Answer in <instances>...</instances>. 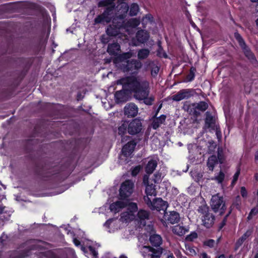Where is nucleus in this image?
Returning a JSON list of instances; mask_svg holds the SVG:
<instances>
[{"mask_svg":"<svg viewBox=\"0 0 258 258\" xmlns=\"http://www.w3.org/2000/svg\"><path fill=\"white\" fill-rule=\"evenodd\" d=\"M210 206L215 213L219 212L220 215H223L226 209L223 198L222 197H219L218 195L212 196Z\"/></svg>","mask_w":258,"mask_h":258,"instance_id":"6e6552de","label":"nucleus"},{"mask_svg":"<svg viewBox=\"0 0 258 258\" xmlns=\"http://www.w3.org/2000/svg\"><path fill=\"white\" fill-rule=\"evenodd\" d=\"M114 10L113 6L106 8L104 12L94 19V24H108L112 19L111 15Z\"/></svg>","mask_w":258,"mask_h":258,"instance_id":"1a4fd4ad","label":"nucleus"},{"mask_svg":"<svg viewBox=\"0 0 258 258\" xmlns=\"http://www.w3.org/2000/svg\"><path fill=\"white\" fill-rule=\"evenodd\" d=\"M237 181V179H235L233 177V179L232 180V184H234L236 181Z\"/></svg>","mask_w":258,"mask_h":258,"instance_id":"774afa93","label":"nucleus"},{"mask_svg":"<svg viewBox=\"0 0 258 258\" xmlns=\"http://www.w3.org/2000/svg\"><path fill=\"white\" fill-rule=\"evenodd\" d=\"M160 68L158 66L155 64H153L151 67V76L152 77L155 78L159 72Z\"/></svg>","mask_w":258,"mask_h":258,"instance_id":"c03bdc74","label":"nucleus"},{"mask_svg":"<svg viewBox=\"0 0 258 258\" xmlns=\"http://www.w3.org/2000/svg\"><path fill=\"white\" fill-rule=\"evenodd\" d=\"M218 163V159L215 155L210 156L207 161V166L210 171H213L215 165Z\"/></svg>","mask_w":258,"mask_h":258,"instance_id":"7c9ffc66","label":"nucleus"},{"mask_svg":"<svg viewBox=\"0 0 258 258\" xmlns=\"http://www.w3.org/2000/svg\"><path fill=\"white\" fill-rule=\"evenodd\" d=\"M225 178L224 173L220 171L218 175L215 176V179L218 181V183H221L224 181Z\"/></svg>","mask_w":258,"mask_h":258,"instance_id":"09e8293b","label":"nucleus"},{"mask_svg":"<svg viewBox=\"0 0 258 258\" xmlns=\"http://www.w3.org/2000/svg\"><path fill=\"white\" fill-rule=\"evenodd\" d=\"M122 24L120 22L115 23L114 21L111 24L107 26L106 33L109 36H116L120 33Z\"/></svg>","mask_w":258,"mask_h":258,"instance_id":"4468645a","label":"nucleus"},{"mask_svg":"<svg viewBox=\"0 0 258 258\" xmlns=\"http://www.w3.org/2000/svg\"><path fill=\"white\" fill-rule=\"evenodd\" d=\"M168 253L167 258H174L173 253L170 251H168Z\"/></svg>","mask_w":258,"mask_h":258,"instance_id":"0e129e2a","label":"nucleus"},{"mask_svg":"<svg viewBox=\"0 0 258 258\" xmlns=\"http://www.w3.org/2000/svg\"><path fill=\"white\" fill-rule=\"evenodd\" d=\"M149 240L151 244L150 246L154 247L155 249H158V248H163L161 247L163 240L160 235L157 234H151Z\"/></svg>","mask_w":258,"mask_h":258,"instance_id":"a211bd4d","label":"nucleus"},{"mask_svg":"<svg viewBox=\"0 0 258 258\" xmlns=\"http://www.w3.org/2000/svg\"><path fill=\"white\" fill-rule=\"evenodd\" d=\"M206 117L205 119V127L211 128L213 131H215L218 135V132L220 133V127L216 125V119L212 115L210 111H207L205 113Z\"/></svg>","mask_w":258,"mask_h":258,"instance_id":"ddd939ff","label":"nucleus"},{"mask_svg":"<svg viewBox=\"0 0 258 258\" xmlns=\"http://www.w3.org/2000/svg\"><path fill=\"white\" fill-rule=\"evenodd\" d=\"M20 61L24 64L23 71L25 72V74H26L32 66L33 59L32 58H22Z\"/></svg>","mask_w":258,"mask_h":258,"instance_id":"c85d7f7f","label":"nucleus"},{"mask_svg":"<svg viewBox=\"0 0 258 258\" xmlns=\"http://www.w3.org/2000/svg\"><path fill=\"white\" fill-rule=\"evenodd\" d=\"M144 200L146 204L151 210V208L153 205V201H152L151 199L149 198L148 196L144 197Z\"/></svg>","mask_w":258,"mask_h":258,"instance_id":"3c124183","label":"nucleus"},{"mask_svg":"<svg viewBox=\"0 0 258 258\" xmlns=\"http://www.w3.org/2000/svg\"><path fill=\"white\" fill-rule=\"evenodd\" d=\"M144 248L148 250V251L152 253L151 254V258H160L164 250L163 248H160L155 249L154 247L150 246H144Z\"/></svg>","mask_w":258,"mask_h":258,"instance_id":"a878e982","label":"nucleus"},{"mask_svg":"<svg viewBox=\"0 0 258 258\" xmlns=\"http://www.w3.org/2000/svg\"><path fill=\"white\" fill-rule=\"evenodd\" d=\"M132 56L133 53L130 51L123 52L122 53L118 54L117 56L114 57L113 60V62L114 63H117L119 62L124 63V61L128 60V59L131 58Z\"/></svg>","mask_w":258,"mask_h":258,"instance_id":"5701e85b","label":"nucleus"},{"mask_svg":"<svg viewBox=\"0 0 258 258\" xmlns=\"http://www.w3.org/2000/svg\"><path fill=\"white\" fill-rule=\"evenodd\" d=\"M132 22L133 23V25L136 26L138 25L139 23L136 19L133 20Z\"/></svg>","mask_w":258,"mask_h":258,"instance_id":"69168bd1","label":"nucleus"},{"mask_svg":"<svg viewBox=\"0 0 258 258\" xmlns=\"http://www.w3.org/2000/svg\"><path fill=\"white\" fill-rule=\"evenodd\" d=\"M218 162L219 161L220 163L222 164L224 160V156L223 155L222 150H220L218 148L217 157Z\"/></svg>","mask_w":258,"mask_h":258,"instance_id":"8fccbe9b","label":"nucleus"},{"mask_svg":"<svg viewBox=\"0 0 258 258\" xmlns=\"http://www.w3.org/2000/svg\"><path fill=\"white\" fill-rule=\"evenodd\" d=\"M117 85H127L130 88L131 94L139 100L147 94H150V84L147 80L140 81L136 77L127 76L122 77L116 81Z\"/></svg>","mask_w":258,"mask_h":258,"instance_id":"f03ea898","label":"nucleus"},{"mask_svg":"<svg viewBox=\"0 0 258 258\" xmlns=\"http://www.w3.org/2000/svg\"><path fill=\"white\" fill-rule=\"evenodd\" d=\"M90 252L93 255L95 258L98 257V252L96 250L95 247L92 246H89L88 247Z\"/></svg>","mask_w":258,"mask_h":258,"instance_id":"5fc2aeb1","label":"nucleus"},{"mask_svg":"<svg viewBox=\"0 0 258 258\" xmlns=\"http://www.w3.org/2000/svg\"><path fill=\"white\" fill-rule=\"evenodd\" d=\"M122 89L119 91H117L114 94V98L116 103H120L126 102L130 95L131 94L130 88L127 85H121Z\"/></svg>","mask_w":258,"mask_h":258,"instance_id":"9d476101","label":"nucleus"},{"mask_svg":"<svg viewBox=\"0 0 258 258\" xmlns=\"http://www.w3.org/2000/svg\"><path fill=\"white\" fill-rule=\"evenodd\" d=\"M245 241L244 238L241 236L239 237L235 242L234 249L237 250L242 245V244Z\"/></svg>","mask_w":258,"mask_h":258,"instance_id":"a18cd8bd","label":"nucleus"},{"mask_svg":"<svg viewBox=\"0 0 258 258\" xmlns=\"http://www.w3.org/2000/svg\"><path fill=\"white\" fill-rule=\"evenodd\" d=\"M188 229L184 226L176 225L173 229V232L176 235L181 236L188 232Z\"/></svg>","mask_w":258,"mask_h":258,"instance_id":"2f4dec72","label":"nucleus"},{"mask_svg":"<svg viewBox=\"0 0 258 258\" xmlns=\"http://www.w3.org/2000/svg\"><path fill=\"white\" fill-rule=\"evenodd\" d=\"M50 135L45 128L36 125L34 127L32 137L26 142L25 149L28 152L31 151L34 144L42 143L50 139Z\"/></svg>","mask_w":258,"mask_h":258,"instance_id":"20e7f679","label":"nucleus"},{"mask_svg":"<svg viewBox=\"0 0 258 258\" xmlns=\"http://www.w3.org/2000/svg\"><path fill=\"white\" fill-rule=\"evenodd\" d=\"M166 215H165V218L168 224H174L179 222L180 216L178 212L171 211L170 212L169 214L167 213H166Z\"/></svg>","mask_w":258,"mask_h":258,"instance_id":"aec40b11","label":"nucleus"},{"mask_svg":"<svg viewBox=\"0 0 258 258\" xmlns=\"http://www.w3.org/2000/svg\"><path fill=\"white\" fill-rule=\"evenodd\" d=\"M162 107V104H161L159 107H158L157 109L156 110V111H155V114L154 115L153 117H155L157 116L160 110L161 109Z\"/></svg>","mask_w":258,"mask_h":258,"instance_id":"13d9d810","label":"nucleus"},{"mask_svg":"<svg viewBox=\"0 0 258 258\" xmlns=\"http://www.w3.org/2000/svg\"><path fill=\"white\" fill-rule=\"evenodd\" d=\"M73 159L69 158L60 166H54L48 162L37 163L34 172L39 178L58 184L65 180L74 171L75 165Z\"/></svg>","mask_w":258,"mask_h":258,"instance_id":"f257e3e1","label":"nucleus"},{"mask_svg":"<svg viewBox=\"0 0 258 258\" xmlns=\"http://www.w3.org/2000/svg\"><path fill=\"white\" fill-rule=\"evenodd\" d=\"M126 207L125 200L117 201L111 204L109 206L110 211L114 213H117L120 210Z\"/></svg>","mask_w":258,"mask_h":258,"instance_id":"412c9836","label":"nucleus"},{"mask_svg":"<svg viewBox=\"0 0 258 258\" xmlns=\"http://www.w3.org/2000/svg\"><path fill=\"white\" fill-rule=\"evenodd\" d=\"M254 161L255 163L258 162V150L254 154Z\"/></svg>","mask_w":258,"mask_h":258,"instance_id":"680f3d73","label":"nucleus"},{"mask_svg":"<svg viewBox=\"0 0 258 258\" xmlns=\"http://www.w3.org/2000/svg\"><path fill=\"white\" fill-rule=\"evenodd\" d=\"M203 245L204 247L212 248L216 246V243L215 240L208 239L203 242Z\"/></svg>","mask_w":258,"mask_h":258,"instance_id":"e433bc0d","label":"nucleus"},{"mask_svg":"<svg viewBox=\"0 0 258 258\" xmlns=\"http://www.w3.org/2000/svg\"><path fill=\"white\" fill-rule=\"evenodd\" d=\"M36 249V245L33 244L31 245L28 248L25 249L21 250L19 252L18 255L20 258H25L28 257L30 253V252L32 250H35Z\"/></svg>","mask_w":258,"mask_h":258,"instance_id":"c756f323","label":"nucleus"},{"mask_svg":"<svg viewBox=\"0 0 258 258\" xmlns=\"http://www.w3.org/2000/svg\"><path fill=\"white\" fill-rule=\"evenodd\" d=\"M121 51L120 45L117 42L109 43L107 46V52L110 55H118V53Z\"/></svg>","mask_w":258,"mask_h":258,"instance_id":"4be33fe9","label":"nucleus"},{"mask_svg":"<svg viewBox=\"0 0 258 258\" xmlns=\"http://www.w3.org/2000/svg\"><path fill=\"white\" fill-rule=\"evenodd\" d=\"M150 53L148 49L143 48L140 49L138 52V57L140 59H144L148 57Z\"/></svg>","mask_w":258,"mask_h":258,"instance_id":"f704fd0d","label":"nucleus"},{"mask_svg":"<svg viewBox=\"0 0 258 258\" xmlns=\"http://www.w3.org/2000/svg\"><path fill=\"white\" fill-rule=\"evenodd\" d=\"M139 11V7L137 4L133 3L131 5L130 10V15L131 16H135L138 14V13Z\"/></svg>","mask_w":258,"mask_h":258,"instance_id":"58836bf2","label":"nucleus"},{"mask_svg":"<svg viewBox=\"0 0 258 258\" xmlns=\"http://www.w3.org/2000/svg\"><path fill=\"white\" fill-rule=\"evenodd\" d=\"M208 108V104L205 101H200L199 102L195 108L201 111H205Z\"/></svg>","mask_w":258,"mask_h":258,"instance_id":"a19ab883","label":"nucleus"},{"mask_svg":"<svg viewBox=\"0 0 258 258\" xmlns=\"http://www.w3.org/2000/svg\"><path fill=\"white\" fill-rule=\"evenodd\" d=\"M154 180L155 182V183L158 182L159 181L161 180L162 179V173L158 171L154 174Z\"/></svg>","mask_w":258,"mask_h":258,"instance_id":"864d4df0","label":"nucleus"},{"mask_svg":"<svg viewBox=\"0 0 258 258\" xmlns=\"http://www.w3.org/2000/svg\"><path fill=\"white\" fill-rule=\"evenodd\" d=\"M136 37L139 43H145L148 41L149 35L147 31L140 30L137 32Z\"/></svg>","mask_w":258,"mask_h":258,"instance_id":"b1692460","label":"nucleus"},{"mask_svg":"<svg viewBox=\"0 0 258 258\" xmlns=\"http://www.w3.org/2000/svg\"><path fill=\"white\" fill-rule=\"evenodd\" d=\"M218 258H226V257L224 254H221L218 256Z\"/></svg>","mask_w":258,"mask_h":258,"instance_id":"338daca9","label":"nucleus"},{"mask_svg":"<svg viewBox=\"0 0 258 258\" xmlns=\"http://www.w3.org/2000/svg\"><path fill=\"white\" fill-rule=\"evenodd\" d=\"M240 173V168H238V169H237L236 172L235 173L233 177L235 179H236L238 180V178Z\"/></svg>","mask_w":258,"mask_h":258,"instance_id":"4d7b16f0","label":"nucleus"},{"mask_svg":"<svg viewBox=\"0 0 258 258\" xmlns=\"http://www.w3.org/2000/svg\"><path fill=\"white\" fill-rule=\"evenodd\" d=\"M258 214V208H253L251 209L248 216H247V220H250L252 219L253 217L256 215Z\"/></svg>","mask_w":258,"mask_h":258,"instance_id":"49530a36","label":"nucleus"},{"mask_svg":"<svg viewBox=\"0 0 258 258\" xmlns=\"http://www.w3.org/2000/svg\"><path fill=\"white\" fill-rule=\"evenodd\" d=\"M166 116L164 114H162L159 117H153L152 122V127L154 130L158 129L161 124H163L165 121Z\"/></svg>","mask_w":258,"mask_h":258,"instance_id":"393cba45","label":"nucleus"},{"mask_svg":"<svg viewBox=\"0 0 258 258\" xmlns=\"http://www.w3.org/2000/svg\"><path fill=\"white\" fill-rule=\"evenodd\" d=\"M136 144V143L134 140L127 142L122 148V154L125 157H129L134 152Z\"/></svg>","mask_w":258,"mask_h":258,"instance_id":"dca6fc26","label":"nucleus"},{"mask_svg":"<svg viewBox=\"0 0 258 258\" xmlns=\"http://www.w3.org/2000/svg\"><path fill=\"white\" fill-rule=\"evenodd\" d=\"M134 182L130 179L125 180L120 185L119 190V199L120 200H127L133 194Z\"/></svg>","mask_w":258,"mask_h":258,"instance_id":"0eeeda50","label":"nucleus"},{"mask_svg":"<svg viewBox=\"0 0 258 258\" xmlns=\"http://www.w3.org/2000/svg\"><path fill=\"white\" fill-rule=\"evenodd\" d=\"M142 64L140 60L137 59H132L126 60L121 65V69L124 72H128L138 71L141 68Z\"/></svg>","mask_w":258,"mask_h":258,"instance_id":"f8f14e48","label":"nucleus"},{"mask_svg":"<svg viewBox=\"0 0 258 258\" xmlns=\"http://www.w3.org/2000/svg\"><path fill=\"white\" fill-rule=\"evenodd\" d=\"M198 211L202 215L201 217L202 225L206 228H211L214 224L215 217L210 213L209 207L207 205L201 206L199 208Z\"/></svg>","mask_w":258,"mask_h":258,"instance_id":"423d86ee","label":"nucleus"},{"mask_svg":"<svg viewBox=\"0 0 258 258\" xmlns=\"http://www.w3.org/2000/svg\"><path fill=\"white\" fill-rule=\"evenodd\" d=\"M142 98L139 101H143L144 103L147 105H152L155 101V97L153 95L149 96V94H147Z\"/></svg>","mask_w":258,"mask_h":258,"instance_id":"72a5a7b5","label":"nucleus"},{"mask_svg":"<svg viewBox=\"0 0 258 258\" xmlns=\"http://www.w3.org/2000/svg\"><path fill=\"white\" fill-rule=\"evenodd\" d=\"M196 72V68L191 67L190 68L189 72L186 76V80L187 82H191L195 79V73Z\"/></svg>","mask_w":258,"mask_h":258,"instance_id":"4c0bfd02","label":"nucleus"},{"mask_svg":"<svg viewBox=\"0 0 258 258\" xmlns=\"http://www.w3.org/2000/svg\"><path fill=\"white\" fill-rule=\"evenodd\" d=\"M209 144L208 152L209 153H212L215 152V149L217 147V145L214 141L209 142Z\"/></svg>","mask_w":258,"mask_h":258,"instance_id":"de8ad7c7","label":"nucleus"},{"mask_svg":"<svg viewBox=\"0 0 258 258\" xmlns=\"http://www.w3.org/2000/svg\"><path fill=\"white\" fill-rule=\"evenodd\" d=\"M115 0H101L99 2L98 4V7H111L112 6H113V7H115V5L114 3V2Z\"/></svg>","mask_w":258,"mask_h":258,"instance_id":"c9c22d12","label":"nucleus"},{"mask_svg":"<svg viewBox=\"0 0 258 258\" xmlns=\"http://www.w3.org/2000/svg\"><path fill=\"white\" fill-rule=\"evenodd\" d=\"M201 255L202 258H210L206 252H203Z\"/></svg>","mask_w":258,"mask_h":258,"instance_id":"e2e57ef3","label":"nucleus"},{"mask_svg":"<svg viewBox=\"0 0 258 258\" xmlns=\"http://www.w3.org/2000/svg\"><path fill=\"white\" fill-rule=\"evenodd\" d=\"M240 194L243 198H246L247 196V192L244 186L240 188Z\"/></svg>","mask_w":258,"mask_h":258,"instance_id":"6e6d98bb","label":"nucleus"},{"mask_svg":"<svg viewBox=\"0 0 258 258\" xmlns=\"http://www.w3.org/2000/svg\"><path fill=\"white\" fill-rule=\"evenodd\" d=\"M141 170V166L140 165H138L133 168L131 171L132 175L133 176H137L139 173L140 172Z\"/></svg>","mask_w":258,"mask_h":258,"instance_id":"603ef678","label":"nucleus"},{"mask_svg":"<svg viewBox=\"0 0 258 258\" xmlns=\"http://www.w3.org/2000/svg\"><path fill=\"white\" fill-rule=\"evenodd\" d=\"M126 203V208L128 211L129 214L133 216L135 213L137 212L138 210V205L136 203L131 202L128 199L125 200Z\"/></svg>","mask_w":258,"mask_h":258,"instance_id":"cd10ccee","label":"nucleus"},{"mask_svg":"<svg viewBox=\"0 0 258 258\" xmlns=\"http://www.w3.org/2000/svg\"><path fill=\"white\" fill-rule=\"evenodd\" d=\"M155 186L153 184L148 183L146 186L145 192L147 196H156L157 192L155 189Z\"/></svg>","mask_w":258,"mask_h":258,"instance_id":"473e14b6","label":"nucleus"},{"mask_svg":"<svg viewBox=\"0 0 258 258\" xmlns=\"http://www.w3.org/2000/svg\"><path fill=\"white\" fill-rule=\"evenodd\" d=\"M198 237V233L196 231H192L186 236L185 240L190 242L193 241L194 239L197 238Z\"/></svg>","mask_w":258,"mask_h":258,"instance_id":"37998d69","label":"nucleus"},{"mask_svg":"<svg viewBox=\"0 0 258 258\" xmlns=\"http://www.w3.org/2000/svg\"><path fill=\"white\" fill-rule=\"evenodd\" d=\"M138 108L134 103L127 104L124 108V113L127 117H135L138 114Z\"/></svg>","mask_w":258,"mask_h":258,"instance_id":"f3484780","label":"nucleus"},{"mask_svg":"<svg viewBox=\"0 0 258 258\" xmlns=\"http://www.w3.org/2000/svg\"><path fill=\"white\" fill-rule=\"evenodd\" d=\"M142 129L141 120L134 118L129 121H122L120 125L118 127V133L121 136V139H129V136H123L126 132L131 135H136L141 133Z\"/></svg>","mask_w":258,"mask_h":258,"instance_id":"7ed1b4c3","label":"nucleus"},{"mask_svg":"<svg viewBox=\"0 0 258 258\" xmlns=\"http://www.w3.org/2000/svg\"><path fill=\"white\" fill-rule=\"evenodd\" d=\"M168 207V203L163 201L161 198H155L153 200V205L151 208L152 210L157 211H165Z\"/></svg>","mask_w":258,"mask_h":258,"instance_id":"2eb2a0df","label":"nucleus"},{"mask_svg":"<svg viewBox=\"0 0 258 258\" xmlns=\"http://www.w3.org/2000/svg\"><path fill=\"white\" fill-rule=\"evenodd\" d=\"M231 213V210H230L228 213L224 216L221 222L219 224L218 227V231H221L222 228L226 225L228 217L229 216Z\"/></svg>","mask_w":258,"mask_h":258,"instance_id":"79ce46f5","label":"nucleus"},{"mask_svg":"<svg viewBox=\"0 0 258 258\" xmlns=\"http://www.w3.org/2000/svg\"><path fill=\"white\" fill-rule=\"evenodd\" d=\"M73 242L76 246H79L81 244L80 241L77 238H74L73 240Z\"/></svg>","mask_w":258,"mask_h":258,"instance_id":"bf43d9fd","label":"nucleus"},{"mask_svg":"<svg viewBox=\"0 0 258 258\" xmlns=\"http://www.w3.org/2000/svg\"><path fill=\"white\" fill-rule=\"evenodd\" d=\"M253 233V228L251 227L248 228L241 236L244 238L245 241H249L252 238Z\"/></svg>","mask_w":258,"mask_h":258,"instance_id":"ea45409f","label":"nucleus"},{"mask_svg":"<svg viewBox=\"0 0 258 258\" xmlns=\"http://www.w3.org/2000/svg\"><path fill=\"white\" fill-rule=\"evenodd\" d=\"M234 36L236 41L238 42L239 45L241 47L245 56L249 60V61L253 65L257 64L258 61L256 57L250 48L247 45L244 39L241 35L237 32H235Z\"/></svg>","mask_w":258,"mask_h":258,"instance_id":"39448f33","label":"nucleus"},{"mask_svg":"<svg viewBox=\"0 0 258 258\" xmlns=\"http://www.w3.org/2000/svg\"><path fill=\"white\" fill-rule=\"evenodd\" d=\"M157 165L158 162L156 160L153 159L150 160L145 168L146 172L148 174H152L157 167Z\"/></svg>","mask_w":258,"mask_h":258,"instance_id":"bb28decb","label":"nucleus"},{"mask_svg":"<svg viewBox=\"0 0 258 258\" xmlns=\"http://www.w3.org/2000/svg\"><path fill=\"white\" fill-rule=\"evenodd\" d=\"M196 94L194 89H183L171 97L173 101L178 102L183 99H188L194 97Z\"/></svg>","mask_w":258,"mask_h":258,"instance_id":"9b49d317","label":"nucleus"},{"mask_svg":"<svg viewBox=\"0 0 258 258\" xmlns=\"http://www.w3.org/2000/svg\"><path fill=\"white\" fill-rule=\"evenodd\" d=\"M150 213L149 211L144 209H140L137 213V218L139 219L141 225L143 226L146 225V220H149L150 218Z\"/></svg>","mask_w":258,"mask_h":258,"instance_id":"6ab92c4d","label":"nucleus"},{"mask_svg":"<svg viewBox=\"0 0 258 258\" xmlns=\"http://www.w3.org/2000/svg\"><path fill=\"white\" fill-rule=\"evenodd\" d=\"M83 98V96H82L81 93L79 92L77 94V100L78 101H79L80 100H82Z\"/></svg>","mask_w":258,"mask_h":258,"instance_id":"052dcab7","label":"nucleus"}]
</instances>
